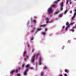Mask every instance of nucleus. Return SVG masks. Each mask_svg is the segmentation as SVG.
<instances>
[{
    "label": "nucleus",
    "mask_w": 76,
    "mask_h": 76,
    "mask_svg": "<svg viewBox=\"0 0 76 76\" xmlns=\"http://www.w3.org/2000/svg\"><path fill=\"white\" fill-rule=\"evenodd\" d=\"M52 8L51 7V8H49L48 9V13L50 14V13H52V12H53V10H52Z\"/></svg>",
    "instance_id": "f257e3e1"
},
{
    "label": "nucleus",
    "mask_w": 76,
    "mask_h": 76,
    "mask_svg": "<svg viewBox=\"0 0 76 76\" xmlns=\"http://www.w3.org/2000/svg\"><path fill=\"white\" fill-rule=\"evenodd\" d=\"M39 65H41V56L39 57Z\"/></svg>",
    "instance_id": "f03ea898"
},
{
    "label": "nucleus",
    "mask_w": 76,
    "mask_h": 76,
    "mask_svg": "<svg viewBox=\"0 0 76 76\" xmlns=\"http://www.w3.org/2000/svg\"><path fill=\"white\" fill-rule=\"evenodd\" d=\"M35 56H33L31 60V61L32 63L34 62V61H35Z\"/></svg>",
    "instance_id": "7ed1b4c3"
},
{
    "label": "nucleus",
    "mask_w": 76,
    "mask_h": 76,
    "mask_svg": "<svg viewBox=\"0 0 76 76\" xmlns=\"http://www.w3.org/2000/svg\"><path fill=\"white\" fill-rule=\"evenodd\" d=\"M63 4V2H62L61 4V8H60V10L61 11L63 10V6H64Z\"/></svg>",
    "instance_id": "20e7f679"
},
{
    "label": "nucleus",
    "mask_w": 76,
    "mask_h": 76,
    "mask_svg": "<svg viewBox=\"0 0 76 76\" xmlns=\"http://www.w3.org/2000/svg\"><path fill=\"white\" fill-rule=\"evenodd\" d=\"M28 71V69H27L25 70V71H24V73H23V75L25 76H26V74H27V72Z\"/></svg>",
    "instance_id": "39448f33"
},
{
    "label": "nucleus",
    "mask_w": 76,
    "mask_h": 76,
    "mask_svg": "<svg viewBox=\"0 0 76 76\" xmlns=\"http://www.w3.org/2000/svg\"><path fill=\"white\" fill-rule=\"evenodd\" d=\"M38 55H41V54L40 53H39L37 54L36 57V60H37V59H38Z\"/></svg>",
    "instance_id": "423d86ee"
},
{
    "label": "nucleus",
    "mask_w": 76,
    "mask_h": 76,
    "mask_svg": "<svg viewBox=\"0 0 76 76\" xmlns=\"http://www.w3.org/2000/svg\"><path fill=\"white\" fill-rule=\"evenodd\" d=\"M63 13H62V14H59L58 15V18H61V17H63Z\"/></svg>",
    "instance_id": "0eeeda50"
},
{
    "label": "nucleus",
    "mask_w": 76,
    "mask_h": 76,
    "mask_svg": "<svg viewBox=\"0 0 76 76\" xmlns=\"http://www.w3.org/2000/svg\"><path fill=\"white\" fill-rule=\"evenodd\" d=\"M14 72H15V70H13V71H11L10 72V74H12V75H13V73H14Z\"/></svg>",
    "instance_id": "6e6552de"
},
{
    "label": "nucleus",
    "mask_w": 76,
    "mask_h": 76,
    "mask_svg": "<svg viewBox=\"0 0 76 76\" xmlns=\"http://www.w3.org/2000/svg\"><path fill=\"white\" fill-rule=\"evenodd\" d=\"M65 72H66V73H68L69 72V70H67V69H66L65 70Z\"/></svg>",
    "instance_id": "1a4fd4ad"
},
{
    "label": "nucleus",
    "mask_w": 76,
    "mask_h": 76,
    "mask_svg": "<svg viewBox=\"0 0 76 76\" xmlns=\"http://www.w3.org/2000/svg\"><path fill=\"white\" fill-rule=\"evenodd\" d=\"M42 35H45L46 34L45 32H43L41 33Z\"/></svg>",
    "instance_id": "9d476101"
},
{
    "label": "nucleus",
    "mask_w": 76,
    "mask_h": 76,
    "mask_svg": "<svg viewBox=\"0 0 76 76\" xmlns=\"http://www.w3.org/2000/svg\"><path fill=\"white\" fill-rule=\"evenodd\" d=\"M70 26L68 25L66 27V28H65V30L66 31H67V29H68V28Z\"/></svg>",
    "instance_id": "9b49d317"
},
{
    "label": "nucleus",
    "mask_w": 76,
    "mask_h": 76,
    "mask_svg": "<svg viewBox=\"0 0 76 76\" xmlns=\"http://www.w3.org/2000/svg\"><path fill=\"white\" fill-rule=\"evenodd\" d=\"M45 26H46V25H45V24L44 25H40V27H42V26H43V27H45Z\"/></svg>",
    "instance_id": "f8f14e48"
},
{
    "label": "nucleus",
    "mask_w": 76,
    "mask_h": 76,
    "mask_svg": "<svg viewBox=\"0 0 76 76\" xmlns=\"http://www.w3.org/2000/svg\"><path fill=\"white\" fill-rule=\"evenodd\" d=\"M68 12V10H66L65 11V12H64V14L65 15H66V13H67V12Z\"/></svg>",
    "instance_id": "ddd939ff"
},
{
    "label": "nucleus",
    "mask_w": 76,
    "mask_h": 76,
    "mask_svg": "<svg viewBox=\"0 0 76 76\" xmlns=\"http://www.w3.org/2000/svg\"><path fill=\"white\" fill-rule=\"evenodd\" d=\"M74 23H70L68 25H69V26H70V25H73V24H74Z\"/></svg>",
    "instance_id": "4468645a"
},
{
    "label": "nucleus",
    "mask_w": 76,
    "mask_h": 76,
    "mask_svg": "<svg viewBox=\"0 0 76 76\" xmlns=\"http://www.w3.org/2000/svg\"><path fill=\"white\" fill-rule=\"evenodd\" d=\"M33 21L34 23H36L37 22V21H36L35 20H33Z\"/></svg>",
    "instance_id": "2eb2a0df"
},
{
    "label": "nucleus",
    "mask_w": 76,
    "mask_h": 76,
    "mask_svg": "<svg viewBox=\"0 0 76 76\" xmlns=\"http://www.w3.org/2000/svg\"><path fill=\"white\" fill-rule=\"evenodd\" d=\"M15 73H17L18 72V69H16V70H15Z\"/></svg>",
    "instance_id": "dca6fc26"
},
{
    "label": "nucleus",
    "mask_w": 76,
    "mask_h": 76,
    "mask_svg": "<svg viewBox=\"0 0 76 76\" xmlns=\"http://www.w3.org/2000/svg\"><path fill=\"white\" fill-rule=\"evenodd\" d=\"M28 69H31V70H33V68L31 67H28Z\"/></svg>",
    "instance_id": "f3484780"
},
{
    "label": "nucleus",
    "mask_w": 76,
    "mask_h": 76,
    "mask_svg": "<svg viewBox=\"0 0 76 76\" xmlns=\"http://www.w3.org/2000/svg\"><path fill=\"white\" fill-rule=\"evenodd\" d=\"M52 6L53 7V8H55V6H56V4L52 5Z\"/></svg>",
    "instance_id": "a211bd4d"
},
{
    "label": "nucleus",
    "mask_w": 76,
    "mask_h": 76,
    "mask_svg": "<svg viewBox=\"0 0 76 76\" xmlns=\"http://www.w3.org/2000/svg\"><path fill=\"white\" fill-rule=\"evenodd\" d=\"M29 64H28L26 66V68H27V67H29Z\"/></svg>",
    "instance_id": "6ab92c4d"
},
{
    "label": "nucleus",
    "mask_w": 76,
    "mask_h": 76,
    "mask_svg": "<svg viewBox=\"0 0 76 76\" xmlns=\"http://www.w3.org/2000/svg\"><path fill=\"white\" fill-rule=\"evenodd\" d=\"M70 31H72V32H75V30H74V29H71L70 30Z\"/></svg>",
    "instance_id": "aec40b11"
},
{
    "label": "nucleus",
    "mask_w": 76,
    "mask_h": 76,
    "mask_svg": "<svg viewBox=\"0 0 76 76\" xmlns=\"http://www.w3.org/2000/svg\"><path fill=\"white\" fill-rule=\"evenodd\" d=\"M40 30H41V28H38L37 29V31H40Z\"/></svg>",
    "instance_id": "412c9836"
},
{
    "label": "nucleus",
    "mask_w": 76,
    "mask_h": 76,
    "mask_svg": "<svg viewBox=\"0 0 76 76\" xmlns=\"http://www.w3.org/2000/svg\"><path fill=\"white\" fill-rule=\"evenodd\" d=\"M45 20H49V19H48V18H45Z\"/></svg>",
    "instance_id": "4be33fe9"
},
{
    "label": "nucleus",
    "mask_w": 76,
    "mask_h": 76,
    "mask_svg": "<svg viewBox=\"0 0 76 76\" xmlns=\"http://www.w3.org/2000/svg\"><path fill=\"white\" fill-rule=\"evenodd\" d=\"M75 17H76L75 16H74V15L73 16L72 18V19L73 20V19L74 18H75Z\"/></svg>",
    "instance_id": "5701e85b"
},
{
    "label": "nucleus",
    "mask_w": 76,
    "mask_h": 76,
    "mask_svg": "<svg viewBox=\"0 0 76 76\" xmlns=\"http://www.w3.org/2000/svg\"><path fill=\"white\" fill-rule=\"evenodd\" d=\"M40 75L41 76H42L43 75V72H41V73H40Z\"/></svg>",
    "instance_id": "b1692460"
},
{
    "label": "nucleus",
    "mask_w": 76,
    "mask_h": 76,
    "mask_svg": "<svg viewBox=\"0 0 76 76\" xmlns=\"http://www.w3.org/2000/svg\"><path fill=\"white\" fill-rule=\"evenodd\" d=\"M69 24V23L68 22H67L66 23V25H67L68 26Z\"/></svg>",
    "instance_id": "393cba45"
},
{
    "label": "nucleus",
    "mask_w": 76,
    "mask_h": 76,
    "mask_svg": "<svg viewBox=\"0 0 76 76\" xmlns=\"http://www.w3.org/2000/svg\"><path fill=\"white\" fill-rule=\"evenodd\" d=\"M34 39V37H32L31 39V41H32V40H33Z\"/></svg>",
    "instance_id": "a878e982"
},
{
    "label": "nucleus",
    "mask_w": 76,
    "mask_h": 76,
    "mask_svg": "<svg viewBox=\"0 0 76 76\" xmlns=\"http://www.w3.org/2000/svg\"><path fill=\"white\" fill-rule=\"evenodd\" d=\"M26 52H23V56H25V54H26Z\"/></svg>",
    "instance_id": "bb28decb"
},
{
    "label": "nucleus",
    "mask_w": 76,
    "mask_h": 76,
    "mask_svg": "<svg viewBox=\"0 0 76 76\" xmlns=\"http://www.w3.org/2000/svg\"><path fill=\"white\" fill-rule=\"evenodd\" d=\"M69 0H67L66 2V4H68L69 3Z\"/></svg>",
    "instance_id": "cd10ccee"
},
{
    "label": "nucleus",
    "mask_w": 76,
    "mask_h": 76,
    "mask_svg": "<svg viewBox=\"0 0 76 76\" xmlns=\"http://www.w3.org/2000/svg\"><path fill=\"white\" fill-rule=\"evenodd\" d=\"M17 76H20V74H17Z\"/></svg>",
    "instance_id": "c85d7f7f"
},
{
    "label": "nucleus",
    "mask_w": 76,
    "mask_h": 76,
    "mask_svg": "<svg viewBox=\"0 0 76 76\" xmlns=\"http://www.w3.org/2000/svg\"><path fill=\"white\" fill-rule=\"evenodd\" d=\"M43 69H47V67H44Z\"/></svg>",
    "instance_id": "c756f323"
},
{
    "label": "nucleus",
    "mask_w": 76,
    "mask_h": 76,
    "mask_svg": "<svg viewBox=\"0 0 76 76\" xmlns=\"http://www.w3.org/2000/svg\"><path fill=\"white\" fill-rule=\"evenodd\" d=\"M29 55H26V58H28V57H29Z\"/></svg>",
    "instance_id": "7c9ffc66"
},
{
    "label": "nucleus",
    "mask_w": 76,
    "mask_h": 76,
    "mask_svg": "<svg viewBox=\"0 0 76 76\" xmlns=\"http://www.w3.org/2000/svg\"><path fill=\"white\" fill-rule=\"evenodd\" d=\"M76 12H75L74 14V16L76 17Z\"/></svg>",
    "instance_id": "2f4dec72"
},
{
    "label": "nucleus",
    "mask_w": 76,
    "mask_h": 76,
    "mask_svg": "<svg viewBox=\"0 0 76 76\" xmlns=\"http://www.w3.org/2000/svg\"><path fill=\"white\" fill-rule=\"evenodd\" d=\"M31 32L32 33H33V32H34V29L32 30Z\"/></svg>",
    "instance_id": "473e14b6"
},
{
    "label": "nucleus",
    "mask_w": 76,
    "mask_h": 76,
    "mask_svg": "<svg viewBox=\"0 0 76 76\" xmlns=\"http://www.w3.org/2000/svg\"><path fill=\"white\" fill-rule=\"evenodd\" d=\"M75 28V29H76V27L75 26L73 27L72 28V29H74Z\"/></svg>",
    "instance_id": "72a5a7b5"
},
{
    "label": "nucleus",
    "mask_w": 76,
    "mask_h": 76,
    "mask_svg": "<svg viewBox=\"0 0 76 76\" xmlns=\"http://www.w3.org/2000/svg\"><path fill=\"white\" fill-rule=\"evenodd\" d=\"M27 60V58H24V61H26V60Z\"/></svg>",
    "instance_id": "f704fd0d"
},
{
    "label": "nucleus",
    "mask_w": 76,
    "mask_h": 76,
    "mask_svg": "<svg viewBox=\"0 0 76 76\" xmlns=\"http://www.w3.org/2000/svg\"><path fill=\"white\" fill-rule=\"evenodd\" d=\"M20 68H18V70L19 71V72H20Z\"/></svg>",
    "instance_id": "c9c22d12"
},
{
    "label": "nucleus",
    "mask_w": 76,
    "mask_h": 76,
    "mask_svg": "<svg viewBox=\"0 0 76 76\" xmlns=\"http://www.w3.org/2000/svg\"><path fill=\"white\" fill-rule=\"evenodd\" d=\"M72 2L70 1V4L71 5H72Z\"/></svg>",
    "instance_id": "e433bc0d"
},
{
    "label": "nucleus",
    "mask_w": 76,
    "mask_h": 76,
    "mask_svg": "<svg viewBox=\"0 0 76 76\" xmlns=\"http://www.w3.org/2000/svg\"><path fill=\"white\" fill-rule=\"evenodd\" d=\"M57 3V2L56 1H55L53 2V3Z\"/></svg>",
    "instance_id": "4c0bfd02"
},
{
    "label": "nucleus",
    "mask_w": 76,
    "mask_h": 76,
    "mask_svg": "<svg viewBox=\"0 0 76 76\" xmlns=\"http://www.w3.org/2000/svg\"><path fill=\"white\" fill-rule=\"evenodd\" d=\"M64 76H67V75L66 74H65Z\"/></svg>",
    "instance_id": "58836bf2"
},
{
    "label": "nucleus",
    "mask_w": 76,
    "mask_h": 76,
    "mask_svg": "<svg viewBox=\"0 0 76 76\" xmlns=\"http://www.w3.org/2000/svg\"><path fill=\"white\" fill-rule=\"evenodd\" d=\"M48 20H47L46 22V23H48Z\"/></svg>",
    "instance_id": "ea45409f"
},
{
    "label": "nucleus",
    "mask_w": 76,
    "mask_h": 76,
    "mask_svg": "<svg viewBox=\"0 0 76 76\" xmlns=\"http://www.w3.org/2000/svg\"><path fill=\"white\" fill-rule=\"evenodd\" d=\"M59 12H55V13H56V14H58V13Z\"/></svg>",
    "instance_id": "a19ab883"
},
{
    "label": "nucleus",
    "mask_w": 76,
    "mask_h": 76,
    "mask_svg": "<svg viewBox=\"0 0 76 76\" xmlns=\"http://www.w3.org/2000/svg\"><path fill=\"white\" fill-rule=\"evenodd\" d=\"M70 13L72 14V10H71L70 12Z\"/></svg>",
    "instance_id": "79ce46f5"
},
{
    "label": "nucleus",
    "mask_w": 76,
    "mask_h": 76,
    "mask_svg": "<svg viewBox=\"0 0 76 76\" xmlns=\"http://www.w3.org/2000/svg\"><path fill=\"white\" fill-rule=\"evenodd\" d=\"M34 51V49H33L32 50V51H31V52H33V51Z\"/></svg>",
    "instance_id": "37998d69"
},
{
    "label": "nucleus",
    "mask_w": 76,
    "mask_h": 76,
    "mask_svg": "<svg viewBox=\"0 0 76 76\" xmlns=\"http://www.w3.org/2000/svg\"><path fill=\"white\" fill-rule=\"evenodd\" d=\"M45 31H47V28H45Z\"/></svg>",
    "instance_id": "c03bdc74"
},
{
    "label": "nucleus",
    "mask_w": 76,
    "mask_h": 76,
    "mask_svg": "<svg viewBox=\"0 0 76 76\" xmlns=\"http://www.w3.org/2000/svg\"><path fill=\"white\" fill-rule=\"evenodd\" d=\"M22 67H24V66H25V64H23V65H22Z\"/></svg>",
    "instance_id": "a18cd8bd"
},
{
    "label": "nucleus",
    "mask_w": 76,
    "mask_h": 76,
    "mask_svg": "<svg viewBox=\"0 0 76 76\" xmlns=\"http://www.w3.org/2000/svg\"><path fill=\"white\" fill-rule=\"evenodd\" d=\"M65 27V26H64L62 27V28H64Z\"/></svg>",
    "instance_id": "49530a36"
},
{
    "label": "nucleus",
    "mask_w": 76,
    "mask_h": 76,
    "mask_svg": "<svg viewBox=\"0 0 76 76\" xmlns=\"http://www.w3.org/2000/svg\"><path fill=\"white\" fill-rule=\"evenodd\" d=\"M57 1H60V0H57Z\"/></svg>",
    "instance_id": "de8ad7c7"
},
{
    "label": "nucleus",
    "mask_w": 76,
    "mask_h": 76,
    "mask_svg": "<svg viewBox=\"0 0 76 76\" xmlns=\"http://www.w3.org/2000/svg\"><path fill=\"white\" fill-rule=\"evenodd\" d=\"M27 47H29V45H28Z\"/></svg>",
    "instance_id": "09e8293b"
},
{
    "label": "nucleus",
    "mask_w": 76,
    "mask_h": 76,
    "mask_svg": "<svg viewBox=\"0 0 76 76\" xmlns=\"http://www.w3.org/2000/svg\"><path fill=\"white\" fill-rule=\"evenodd\" d=\"M37 31H35V33H36V34H37Z\"/></svg>",
    "instance_id": "8fccbe9b"
},
{
    "label": "nucleus",
    "mask_w": 76,
    "mask_h": 76,
    "mask_svg": "<svg viewBox=\"0 0 76 76\" xmlns=\"http://www.w3.org/2000/svg\"><path fill=\"white\" fill-rule=\"evenodd\" d=\"M34 18H37L36 17V16H34Z\"/></svg>",
    "instance_id": "3c124183"
},
{
    "label": "nucleus",
    "mask_w": 76,
    "mask_h": 76,
    "mask_svg": "<svg viewBox=\"0 0 76 76\" xmlns=\"http://www.w3.org/2000/svg\"><path fill=\"white\" fill-rule=\"evenodd\" d=\"M74 11H75V12H76V9L75 10H74Z\"/></svg>",
    "instance_id": "603ef678"
},
{
    "label": "nucleus",
    "mask_w": 76,
    "mask_h": 76,
    "mask_svg": "<svg viewBox=\"0 0 76 76\" xmlns=\"http://www.w3.org/2000/svg\"><path fill=\"white\" fill-rule=\"evenodd\" d=\"M60 76H63V75L61 74V75Z\"/></svg>",
    "instance_id": "864d4df0"
},
{
    "label": "nucleus",
    "mask_w": 76,
    "mask_h": 76,
    "mask_svg": "<svg viewBox=\"0 0 76 76\" xmlns=\"http://www.w3.org/2000/svg\"><path fill=\"white\" fill-rule=\"evenodd\" d=\"M71 1H72V0H69V2Z\"/></svg>",
    "instance_id": "5fc2aeb1"
},
{
    "label": "nucleus",
    "mask_w": 76,
    "mask_h": 76,
    "mask_svg": "<svg viewBox=\"0 0 76 76\" xmlns=\"http://www.w3.org/2000/svg\"><path fill=\"white\" fill-rule=\"evenodd\" d=\"M75 1H76V0H75Z\"/></svg>",
    "instance_id": "6e6d98bb"
},
{
    "label": "nucleus",
    "mask_w": 76,
    "mask_h": 76,
    "mask_svg": "<svg viewBox=\"0 0 76 76\" xmlns=\"http://www.w3.org/2000/svg\"><path fill=\"white\" fill-rule=\"evenodd\" d=\"M33 29H34V28H33Z\"/></svg>",
    "instance_id": "4d7b16f0"
}]
</instances>
